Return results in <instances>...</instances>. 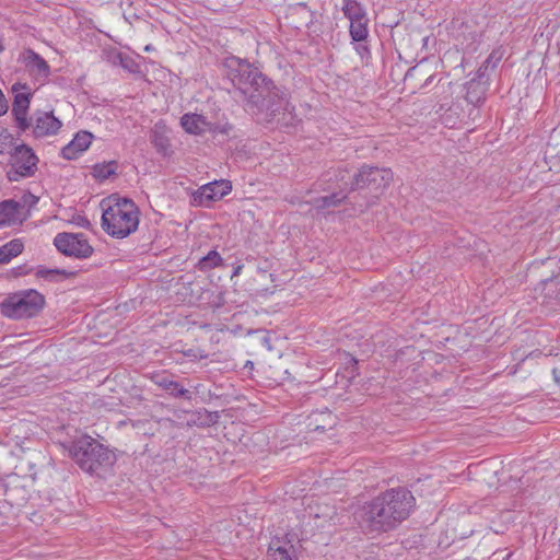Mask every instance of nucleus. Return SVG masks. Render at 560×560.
I'll use <instances>...</instances> for the list:
<instances>
[{
  "instance_id": "f257e3e1",
  "label": "nucleus",
  "mask_w": 560,
  "mask_h": 560,
  "mask_svg": "<svg viewBox=\"0 0 560 560\" xmlns=\"http://www.w3.org/2000/svg\"><path fill=\"white\" fill-rule=\"evenodd\" d=\"M228 75L233 86L241 93L249 109L277 113L280 109L279 90L257 68L240 58L228 59Z\"/></svg>"
},
{
  "instance_id": "f03ea898",
  "label": "nucleus",
  "mask_w": 560,
  "mask_h": 560,
  "mask_svg": "<svg viewBox=\"0 0 560 560\" xmlns=\"http://www.w3.org/2000/svg\"><path fill=\"white\" fill-rule=\"evenodd\" d=\"M413 505L415 498L409 490H386L363 508L361 525L370 532L390 530L409 516Z\"/></svg>"
},
{
  "instance_id": "7ed1b4c3",
  "label": "nucleus",
  "mask_w": 560,
  "mask_h": 560,
  "mask_svg": "<svg viewBox=\"0 0 560 560\" xmlns=\"http://www.w3.org/2000/svg\"><path fill=\"white\" fill-rule=\"evenodd\" d=\"M101 207L102 228L108 235L125 238L137 231L140 211L131 199L113 195L103 200Z\"/></svg>"
},
{
  "instance_id": "20e7f679",
  "label": "nucleus",
  "mask_w": 560,
  "mask_h": 560,
  "mask_svg": "<svg viewBox=\"0 0 560 560\" xmlns=\"http://www.w3.org/2000/svg\"><path fill=\"white\" fill-rule=\"evenodd\" d=\"M69 454L89 474H100V470L113 466L116 460L112 451L89 435L75 439L69 446Z\"/></svg>"
},
{
  "instance_id": "39448f33",
  "label": "nucleus",
  "mask_w": 560,
  "mask_h": 560,
  "mask_svg": "<svg viewBox=\"0 0 560 560\" xmlns=\"http://www.w3.org/2000/svg\"><path fill=\"white\" fill-rule=\"evenodd\" d=\"M45 305V298L36 290H25L9 296L1 303V312L13 319L37 315Z\"/></svg>"
},
{
  "instance_id": "423d86ee",
  "label": "nucleus",
  "mask_w": 560,
  "mask_h": 560,
  "mask_svg": "<svg viewBox=\"0 0 560 560\" xmlns=\"http://www.w3.org/2000/svg\"><path fill=\"white\" fill-rule=\"evenodd\" d=\"M38 158L33 149L28 145L21 143L15 144L10 151V170L7 173L10 182H19L23 178H28L37 172Z\"/></svg>"
},
{
  "instance_id": "0eeeda50",
  "label": "nucleus",
  "mask_w": 560,
  "mask_h": 560,
  "mask_svg": "<svg viewBox=\"0 0 560 560\" xmlns=\"http://www.w3.org/2000/svg\"><path fill=\"white\" fill-rule=\"evenodd\" d=\"M392 179L393 173L389 168L362 166L359 173L353 176L349 190L369 188L375 194L382 192Z\"/></svg>"
},
{
  "instance_id": "6e6552de",
  "label": "nucleus",
  "mask_w": 560,
  "mask_h": 560,
  "mask_svg": "<svg viewBox=\"0 0 560 560\" xmlns=\"http://www.w3.org/2000/svg\"><path fill=\"white\" fill-rule=\"evenodd\" d=\"M54 244L66 256L88 258L93 254V247L82 233H58Z\"/></svg>"
},
{
  "instance_id": "1a4fd4ad",
  "label": "nucleus",
  "mask_w": 560,
  "mask_h": 560,
  "mask_svg": "<svg viewBox=\"0 0 560 560\" xmlns=\"http://www.w3.org/2000/svg\"><path fill=\"white\" fill-rule=\"evenodd\" d=\"M32 132L35 138L54 136L61 128V121L52 113L38 112L34 116Z\"/></svg>"
},
{
  "instance_id": "9d476101",
  "label": "nucleus",
  "mask_w": 560,
  "mask_h": 560,
  "mask_svg": "<svg viewBox=\"0 0 560 560\" xmlns=\"http://www.w3.org/2000/svg\"><path fill=\"white\" fill-rule=\"evenodd\" d=\"M487 90L488 77H485L483 68L480 67L477 71V78L470 80L466 85V100L474 105H479L483 102Z\"/></svg>"
},
{
  "instance_id": "9b49d317",
  "label": "nucleus",
  "mask_w": 560,
  "mask_h": 560,
  "mask_svg": "<svg viewBox=\"0 0 560 560\" xmlns=\"http://www.w3.org/2000/svg\"><path fill=\"white\" fill-rule=\"evenodd\" d=\"M21 59L28 72L37 79H46L50 73V68L46 60L32 49L22 52Z\"/></svg>"
},
{
  "instance_id": "f8f14e48",
  "label": "nucleus",
  "mask_w": 560,
  "mask_h": 560,
  "mask_svg": "<svg viewBox=\"0 0 560 560\" xmlns=\"http://www.w3.org/2000/svg\"><path fill=\"white\" fill-rule=\"evenodd\" d=\"M13 91L15 92V96L12 105V113L18 122V127L25 131L31 126L26 118L31 94L27 92H19L16 85H13Z\"/></svg>"
},
{
  "instance_id": "ddd939ff",
  "label": "nucleus",
  "mask_w": 560,
  "mask_h": 560,
  "mask_svg": "<svg viewBox=\"0 0 560 560\" xmlns=\"http://www.w3.org/2000/svg\"><path fill=\"white\" fill-rule=\"evenodd\" d=\"M93 139V135L89 131H80L75 137L62 148L61 154L67 160H74L79 153L85 151Z\"/></svg>"
},
{
  "instance_id": "4468645a",
  "label": "nucleus",
  "mask_w": 560,
  "mask_h": 560,
  "mask_svg": "<svg viewBox=\"0 0 560 560\" xmlns=\"http://www.w3.org/2000/svg\"><path fill=\"white\" fill-rule=\"evenodd\" d=\"M231 190L232 185L229 180H215L200 188V199L201 201L219 200L230 194Z\"/></svg>"
},
{
  "instance_id": "2eb2a0df",
  "label": "nucleus",
  "mask_w": 560,
  "mask_h": 560,
  "mask_svg": "<svg viewBox=\"0 0 560 560\" xmlns=\"http://www.w3.org/2000/svg\"><path fill=\"white\" fill-rule=\"evenodd\" d=\"M21 206L14 200L0 202V226H10L21 223Z\"/></svg>"
},
{
  "instance_id": "dca6fc26",
  "label": "nucleus",
  "mask_w": 560,
  "mask_h": 560,
  "mask_svg": "<svg viewBox=\"0 0 560 560\" xmlns=\"http://www.w3.org/2000/svg\"><path fill=\"white\" fill-rule=\"evenodd\" d=\"M180 125L186 132L200 135L207 130L208 121L202 115L188 113L180 118Z\"/></svg>"
},
{
  "instance_id": "f3484780",
  "label": "nucleus",
  "mask_w": 560,
  "mask_h": 560,
  "mask_svg": "<svg viewBox=\"0 0 560 560\" xmlns=\"http://www.w3.org/2000/svg\"><path fill=\"white\" fill-rule=\"evenodd\" d=\"M155 384L175 398H185L187 400L191 399V394L188 389L184 388L179 383L168 378L167 376H156Z\"/></svg>"
},
{
  "instance_id": "a211bd4d",
  "label": "nucleus",
  "mask_w": 560,
  "mask_h": 560,
  "mask_svg": "<svg viewBox=\"0 0 560 560\" xmlns=\"http://www.w3.org/2000/svg\"><path fill=\"white\" fill-rule=\"evenodd\" d=\"M269 560H296L294 548L291 545L282 546L280 541H272L268 549Z\"/></svg>"
},
{
  "instance_id": "6ab92c4d",
  "label": "nucleus",
  "mask_w": 560,
  "mask_h": 560,
  "mask_svg": "<svg viewBox=\"0 0 560 560\" xmlns=\"http://www.w3.org/2000/svg\"><path fill=\"white\" fill-rule=\"evenodd\" d=\"M24 249V244L20 238H14L0 246V264H8L12 258L19 256Z\"/></svg>"
},
{
  "instance_id": "aec40b11",
  "label": "nucleus",
  "mask_w": 560,
  "mask_h": 560,
  "mask_svg": "<svg viewBox=\"0 0 560 560\" xmlns=\"http://www.w3.org/2000/svg\"><path fill=\"white\" fill-rule=\"evenodd\" d=\"M342 12L349 21L368 18L365 9L355 0H343Z\"/></svg>"
},
{
  "instance_id": "412c9836",
  "label": "nucleus",
  "mask_w": 560,
  "mask_h": 560,
  "mask_svg": "<svg viewBox=\"0 0 560 560\" xmlns=\"http://www.w3.org/2000/svg\"><path fill=\"white\" fill-rule=\"evenodd\" d=\"M368 23V18L350 21L349 33L354 42H362L366 39L369 35Z\"/></svg>"
},
{
  "instance_id": "4be33fe9",
  "label": "nucleus",
  "mask_w": 560,
  "mask_h": 560,
  "mask_svg": "<svg viewBox=\"0 0 560 560\" xmlns=\"http://www.w3.org/2000/svg\"><path fill=\"white\" fill-rule=\"evenodd\" d=\"M35 276L48 281H57L59 278H70L74 276V272L66 269L38 267L35 271Z\"/></svg>"
},
{
  "instance_id": "5701e85b",
  "label": "nucleus",
  "mask_w": 560,
  "mask_h": 560,
  "mask_svg": "<svg viewBox=\"0 0 560 560\" xmlns=\"http://www.w3.org/2000/svg\"><path fill=\"white\" fill-rule=\"evenodd\" d=\"M223 265V259L217 250H210L206 256L199 259L198 269L207 271Z\"/></svg>"
},
{
  "instance_id": "b1692460",
  "label": "nucleus",
  "mask_w": 560,
  "mask_h": 560,
  "mask_svg": "<svg viewBox=\"0 0 560 560\" xmlns=\"http://www.w3.org/2000/svg\"><path fill=\"white\" fill-rule=\"evenodd\" d=\"M347 197L346 194L342 191L335 192L331 195L319 197L315 200V206L317 208L324 209L329 207H336L338 206L342 200H345Z\"/></svg>"
},
{
  "instance_id": "393cba45",
  "label": "nucleus",
  "mask_w": 560,
  "mask_h": 560,
  "mask_svg": "<svg viewBox=\"0 0 560 560\" xmlns=\"http://www.w3.org/2000/svg\"><path fill=\"white\" fill-rule=\"evenodd\" d=\"M117 170V163L115 161H110L107 163L96 164L93 167V175L98 179H107L109 176L114 175Z\"/></svg>"
},
{
  "instance_id": "a878e982",
  "label": "nucleus",
  "mask_w": 560,
  "mask_h": 560,
  "mask_svg": "<svg viewBox=\"0 0 560 560\" xmlns=\"http://www.w3.org/2000/svg\"><path fill=\"white\" fill-rule=\"evenodd\" d=\"M501 55H498L497 52H492L482 63V68L485 71V77H487V70L489 67L494 68L497 63L500 61Z\"/></svg>"
},
{
  "instance_id": "bb28decb",
  "label": "nucleus",
  "mask_w": 560,
  "mask_h": 560,
  "mask_svg": "<svg viewBox=\"0 0 560 560\" xmlns=\"http://www.w3.org/2000/svg\"><path fill=\"white\" fill-rule=\"evenodd\" d=\"M152 142L161 151H165L166 148L168 147L167 139L164 137L158 136L156 132L154 133V138H153Z\"/></svg>"
},
{
  "instance_id": "cd10ccee",
  "label": "nucleus",
  "mask_w": 560,
  "mask_h": 560,
  "mask_svg": "<svg viewBox=\"0 0 560 560\" xmlns=\"http://www.w3.org/2000/svg\"><path fill=\"white\" fill-rule=\"evenodd\" d=\"M117 58L119 59V63L121 67L128 69L129 71H132L131 65H133V61L130 58L124 57L121 54H118Z\"/></svg>"
},
{
  "instance_id": "c85d7f7f",
  "label": "nucleus",
  "mask_w": 560,
  "mask_h": 560,
  "mask_svg": "<svg viewBox=\"0 0 560 560\" xmlns=\"http://www.w3.org/2000/svg\"><path fill=\"white\" fill-rule=\"evenodd\" d=\"M14 145L15 144L5 143L3 141H0V154H9L10 155V151H12Z\"/></svg>"
},
{
  "instance_id": "c756f323",
  "label": "nucleus",
  "mask_w": 560,
  "mask_h": 560,
  "mask_svg": "<svg viewBox=\"0 0 560 560\" xmlns=\"http://www.w3.org/2000/svg\"><path fill=\"white\" fill-rule=\"evenodd\" d=\"M7 110H8V104H7V101L4 98L2 91L0 90V116L5 114Z\"/></svg>"
},
{
  "instance_id": "7c9ffc66",
  "label": "nucleus",
  "mask_w": 560,
  "mask_h": 560,
  "mask_svg": "<svg viewBox=\"0 0 560 560\" xmlns=\"http://www.w3.org/2000/svg\"><path fill=\"white\" fill-rule=\"evenodd\" d=\"M419 71H420V69L418 67L410 68L407 71L405 79L409 80V79L416 78L419 74Z\"/></svg>"
},
{
  "instance_id": "2f4dec72",
  "label": "nucleus",
  "mask_w": 560,
  "mask_h": 560,
  "mask_svg": "<svg viewBox=\"0 0 560 560\" xmlns=\"http://www.w3.org/2000/svg\"><path fill=\"white\" fill-rule=\"evenodd\" d=\"M242 268H243L242 266H237V267L234 269V271H233V275H232V276H233V277L238 276V275H240V272H241V270H242Z\"/></svg>"
},
{
  "instance_id": "473e14b6",
  "label": "nucleus",
  "mask_w": 560,
  "mask_h": 560,
  "mask_svg": "<svg viewBox=\"0 0 560 560\" xmlns=\"http://www.w3.org/2000/svg\"><path fill=\"white\" fill-rule=\"evenodd\" d=\"M433 80V75L428 77V79L424 82V85H428Z\"/></svg>"
},
{
  "instance_id": "72a5a7b5",
  "label": "nucleus",
  "mask_w": 560,
  "mask_h": 560,
  "mask_svg": "<svg viewBox=\"0 0 560 560\" xmlns=\"http://www.w3.org/2000/svg\"><path fill=\"white\" fill-rule=\"evenodd\" d=\"M152 49H153V47H152L151 45H147V46L144 47V50H145V51H151Z\"/></svg>"
},
{
  "instance_id": "f704fd0d",
  "label": "nucleus",
  "mask_w": 560,
  "mask_h": 560,
  "mask_svg": "<svg viewBox=\"0 0 560 560\" xmlns=\"http://www.w3.org/2000/svg\"><path fill=\"white\" fill-rule=\"evenodd\" d=\"M339 180L343 182L345 180V175H341Z\"/></svg>"
}]
</instances>
